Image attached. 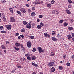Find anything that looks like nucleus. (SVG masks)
Here are the masks:
<instances>
[{"instance_id":"nucleus-58","label":"nucleus","mask_w":74,"mask_h":74,"mask_svg":"<svg viewBox=\"0 0 74 74\" xmlns=\"http://www.w3.org/2000/svg\"><path fill=\"white\" fill-rule=\"evenodd\" d=\"M68 8H71V5H69Z\"/></svg>"},{"instance_id":"nucleus-46","label":"nucleus","mask_w":74,"mask_h":74,"mask_svg":"<svg viewBox=\"0 0 74 74\" xmlns=\"http://www.w3.org/2000/svg\"><path fill=\"white\" fill-rule=\"evenodd\" d=\"M71 34L72 36V37H73V38H74V34L73 33H72Z\"/></svg>"},{"instance_id":"nucleus-33","label":"nucleus","mask_w":74,"mask_h":74,"mask_svg":"<svg viewBox=\"0 0 74 74\" xmlns=\"http://www.w3.org/2000/svg\"><path fill=\"white\" fill-rule=\"evenodd\" d=\"M66 65L67 66H70V63H69V62H67L66 63Z\"/></svg>"},{"instance_id":"nucleus-61","label":"nucleus","mask_w":74,"mask_h":74,"mask_svg":"<svg viewBox=\"0 0 74 74\" xmlns=\"http://www.w3.org/2000/svg\"><path fill=\"white\" fill-rule=\"evenodd\" d=\"M30 11H31L29 9H28V12H29V13L30 12Z\"/></svg>"},{"instance_id":"nucleus-56","label":"nucleus","mask_w":74,"mask_h":74,"mask_svg":"<svg viewBox=\"0 0 74 74\" xmlns=\"http://www.w3.org/2000/svg\"><path fill=\"white\" fill-rule=\"evenodd\" d=\"M22 48H23V51H25V48H24V47H23Z\"/></svg>"},{"instance_id":"nucleus-52","label":"nucleus","mask_w":74,"mask_h":74,"mask_svg":"<svg viewBox=\"0 0 74 74\" xmlns=\"http://www.w3.org/2000/svg\"><path fill=\"white\" fill-rule=\"evenodd\" d=\"M16 36H18L19 35V34L17 33H16Z\"/></svg>"},{"instance_id":"nucleus-1","label":"nucleus","mask_w":74,"mask_h":74,"mask_svg":"<svg viewBox=\"0 0 74 74\" xmlns=\"http://www.w3.org/2000/svg\"><path fill=\"white\" fill-rule=\"evenodd\" d=\"M32 23L31 22H30L28 24H27L26 25V27L27 28H28V29H31L32 28Z\"/></svg>"},{"instance_id":"nucleus-30","label":"nucleus","mask_w":74,"mask_h":74,"mask_svg":"<svg viewBox=\"0 0 74 74\" xmlns=\"http://www.w3.org/2000/svg\"><path fill=\"white\" fill-rule=\"evenodd\" d=\"M23 23L25 25H27V22H26L25 21H23Z\"/></svg>"},{"instance_id":"nucleus-9","label":"nucleus","mask_w":74,"mask_h":74,"mask_svg":"<svg viewBox=\"0 0 74 74\" xmlns=\"http://www.w3.org/2000/svg\"><path fill=\"white\" fill-rule=\"evenodd\" d=\"M51 39H52V40L54 41H57V39L54 37H52Z\"/></svg>"},{"instance_id":"nucleus-54","label":"nucleus","mask_w":74,"mask_h":74,"mask_svg":"<svg viewBox=\"0 0 74 74\" xmlns=\"http://www.w3.org/2000/svg\"><path fill=\"white\" fill-rule=\"evenodd\" d=\"M20 60H21V61L23 60V58H20Z\"/></svg>"},{"instance_id":"nucleus-44","label":"nucleus","mask_w":74,"mask_h":74,"mask_svg":"<svg viewBox=\"0 0 74 74\" xmlns=\"http://www.w3.org/2000/svg\"><path fill=\"white\" fill-rule=\"evenodd\" d=\"M32 10L33 11H34V10H35V8H34V7H32Z\"/></svg>"},{"instance_id":"nucleus-34","label":"nucleus","mask_w":74,"mask_h":74,"mask_svg":"<svg viewBox=\"0 0 74 74\" xmlns=\"http://www.w3.org/2000/svg\"><path fill=\"white\" fill-rule=\"evenodd\" d=\"M36 51V48H33V49L32 50L33 52H35Z\"/></svg>"},{"instance_id":"nucleus-15","label":"nucleus","mask_w":74,"mask_h":74,"mask_svg":"<svg viewBox=\"0 0 74 74\" xmlns=\"http://www.w3.org/2000/svg\"><path fill=\"white\" fill-rule=\"evenodd\" d=\"M37 49H38V50L39 51V52L40 51H41V50L42 49V48H41V47H37Z\"/></svg>"},{"instance_id":"nucleus-63","label":"nucleus","mask_w":74,"mask_h":74,"mask_svg":"<svg viewBox=\"0 0 74 74\" xmlns=\"http://www.w3.org/2000/svg\"><path fill=\"white\" fill-rule=\"evenodd\" d=\"M43 3L44 2L42 1L40 2V3H41V4H43Z\"/></svg>"},{"instance_id":"nucleus-21","label":"nucleus","mask_w":74,"mask_h":74,"mask_svg":"<svg viewBox=\"0 0 74 74\" xmlns=\"http://www.w3.org/2000/svg\"><path fill=\"white\" fill-rule=\"evenodd\" d=\"M66 12L67 14H70L71 13L70 11V10H66Z\"/></svg>"},{"instance_id":"nucleus-24","label":"nucleus","mask_w":74,"mask_h":74,"mask_svg":"<svg viewBox=\"0 0 74 74\" xmlns=\"http://www.w3.org/2000/svg\"><path fill=\"white\" fill-rule=\"evenodd\" d=\"M60 70H63V67H62V66H60L58 67Z\"/></svg>"},{"instance_id":"nucleus-5","label":"nucleus","mask_w":74,"mask_h":74,"mask_svg":"<svg viewBox=\"0 0 74 74\" xmlns=\"http://www.w3.org/2000/svg\"><path fill=\"white\" fill-rule=\"evenodd\" d=\"M44 36H45V37H50V35L46 33L44 34Z\"/></svg>"},{"instance_id":"nucleus-53","label":"nucleus","mask_w":74,"mask_h":74,"mask_svg":"<svg viewBox=\"0 0 74 74\" xmlns=\"http://www.w3.org/2000/svg\"><path fill=\"white\" fill-rule=\"evenodd\" d=\"M63 59H65V58H66V56H63Z\"/></svg>"},{"instance_id":"nucleus-14","label":"nucleus","mask_w":74,"mask_h":74,"mask_svg":"<svg viewBox=\"0 0 74 74\" xmlns=\"http://www.w3.org/2000/svg\"><path fill=\"white\" fill-rule=\"evenodd\" d=\"M34 3L35 4H39L40 3V2L38 1H35Z\"/></svg>"},{"instance_id":"nucleus-20","label":"nucleus","mask_w":74,"mask_h":74,"mask_svg":"<svg viewBox=\"0 0 74 74\" xmlns=\"http://www.w3.org/2000/svg\"><path fill=\"white\" fill-rule=\"evenodd\" d=\"M64 26H67V25H68V23H64Z\"/></svg>"},{"instance_id":"nucleus-38","label":"nucleus","mask_w":74,"mask_h":74,"mask_svg":"<svg viewBox=\"0 0 74 74\" xmlns=\"http://www.w3.org/2000/svg\"><path fill=\"white\" fill-rule=\"evenodd\" d=\"M14 48H15V49L16 50V51H18V50H19V49H18V48H16V47H15Z\"/></svg>"},{"instance_id":"nucleus-37","label":"nucleus","mask_w":74,"mask_h":74,"mask_svg":"<svg viewBox=\"0 0 74 74\" xmlns=\"http://www.w3.org/2000/svg\"><path fill=\"white\" fill-rule=\"evenodd\" d=\"M39 17L40 18H42V15H39Z\"/></svg>"},{"instance_id":"nucleus-50","label":"nucleus","mask_w":74,"mask_h":74,"mask_svg":"<svg viewBox=\"0 0 74 74\" xmlns=\"http://www.w3.org/2000/svg\"><path fill=\"white\" fill-rule=\"evenodd\" d=\"M23 61H24V62H25L26 61V59L24 58H23Z\"/></svg>"},{"instance_id":"nucleus-18","label":"nucleus","mask_w":74,"mask_h":74,"mask_svg":"<svg viewBox=\"0 0 74 74\" xmlns=\"http://www.w3.org/2000/svg\"><path fill=\"white\" fill-rule=\"evenodd\" d=\"M29 38H30L32 39H34V36H29Z\"/></svg>"},{"instance_id":"nucleus-25","label":"nucleus","mask_w":74,"mask_h":74,"mask_svg":"<svg viewBox=\"0 0 74 74\" xmlns=\"http://www.w3.org/2000/svg\"><path fill=\"white\" fill-rule=\"evenodd\" d=\"M10 10L11 12L13 13L14 12V11L12 10V9L11 8H10Z\"/></svg>"},{"instance_id":"nucleus-36","label":"nucleus","mask_w":74,"mask_h":74,"mask_svg":"<svg viewBox=\"0 0 74 74\" xmlns=\"http://www.w3.org/2000/svg\"><path fill=\"white\" fill-rule=\"evenodd\" d=\"M51 56H54V55H55V53H51Z\"/></svg>"},{"instance_id":"nucleus-60","label":"nucleus","mask_w":74,"mask_h":74,"mask_svg":"<svg viewBox=\"0 0 74 74\" xmlns=\"http://www.w3.org/2000/svg\"><path fill=\"white\" fill-rule=\"evenodd\" d=\"M57 37H60V35L59 34H58L57 35Z\"/></svg>"},{"instance_id":"nucleus-29","label":"nucleus","mask_w":74,"mask_h":74,"mask_svg":"<svg viewBox=\"0 0 74 74\" xmlns=\"http://www.w3.org/2000/svg\"><path fill=\"white\" fill-rule=\"evenodd\" d=\"M15 45L16 46V47H19V43L18 42H16L15 43Z\"/></svg>"},{"instance_id":"nucleus-19","label":"nucleus","mask_w":74,"mask_h":74,"mask_svg":"<svg viewBox=\"0 0 74 74\" xmlns=\"http://www.w3.org/2000/svg\"><path fill=\"white\" fill-rule=\"evenodd\" d=\"M56 32H55V31H53L52 32V35H55V34H56Z\"/></svg>"},{"instance_id":"nucleus-23","label":"nucleus","mask_w":74,"mask_h":74,"mask_svg":"<svg viewBox=\"0 0 74 74\" xmlns=\"http://www.w3.org/2000/svg\"><path fill=\"white\" fill-rule=\"evenodd\" d=\"M2 48L3 49H5V46L4 45H2L1 46Z\"/></svg>"},{"instance_id":"nucleus-11","label":"nucleus","mask_w":74,"mask_h":74,"mask_svg":"<svg viewBox=\"0 0 74 74\" xmlns=\"http://www.w3.org/2000/svg\"><path fill=\"white\" fill-rule=\"evenodd\" d=\"M32 66H35V67H37L38 66V65L36 64H35L33 62H32Z\"/></svg>"},{"instance_id":"nucleus-27","label":"nucleus","mask_w":74,"mask_h":74,"mask_svg":"<svg viewBox=\"0 0 74 74\" xmlns=\"http://www.w3.org/2000/svg\"><path fill=\"white\" fill-rule=\"evenodd\" d=\"M63 21H64V20H63L62 19V20H61L60 21H59V23H63Z\"/></svg>"},{"instance_id":"nucleus-6","label":"nucleus","mask_w":74,"mask_h":74,"mask_svg":"<svg viewBox=\"0 0 74 74\" xmlns=\"http://www.w3.org/2000/svg\"><path fill=\"white\" fill-rule=\"evenodd\" d=\"M67 37L69 40H71L72 38V36L71 35L69 34L67 35Z\"/></svg>"},{"instance_id":"nucleus-4","label":"nucleus","mask_w":74,"mask_h":74,"mask_svg":"<svg viewBox=\"0 0 74 74\" xmlns=\"http://www.w3.org/2000/svg\"><path fill=\"white\" fill-rule=\"evenodd\" d=\"M21 10V12H23V13H25L26 12L25 10V9L24 8H21L20 9Z\"/></svg>"},{"instance_id":"nucleus-43","label":"nucleus","mask_w":74,"mask_h":74,"mask_svg":"<svg viewBox=\"0 0 74 74\" xmlns=\"http://www.w3.org/2000/svg\"><path fill=\"white\" fill-rule=\"evenodd\" d=\"M40 25H42V26H44V24L42 22L40 23Z\"/></svg>"},{"instance_id":"nucleus-35","label":"nucleus","mask_w":74,"mask_h":74,"mask_svg":"<svg viewBox=\"0 0 74 74\" xmlns=\"http://www.w3.org/2000/svg\"><path fill=\"white\" fill-rule=\"evenodd\" d=\"M3 21H6V18H5V16H4L3 17Z\"/></svg>"},{"instance_id":"nucleus-13","label":"nucleus","mask_w":74,"mask_h":74,"mask_svg":"<svg viewBox=\"0 0 74 74\" xmlns=\"http://www.w3.org/2000/svg\"><path fill=\"white\" fill-rule=\"evenodd\" d=\"M32 60H36V58L34 56H33L32 57Z\"/></svg>"},{"instance_id":"nucleus-55","label":"nucleus","mask_w":74,"mask_h":74,"mask_svg":"<svg viewBox=\"0 0 74 74\" xmlns=\"http://www.w3.org/2000/svg\"><path fill=\"white\" fill-rule=\"evenodd\" d=\"M4 52L5 53H7V51H6V50H4Z\"/></svg>"},{"instance_id":"nucleus-26","label":"nucleus","mask_w":74,"mask_h":74,"mask_svg":"<svg viewBox=\"0 0 74 74\" xmlns=\"http://www.w3.org/2000/svg\"><path fill=\"white\" fill-rule=\"evenodd\" d=\"M25 56H26V57H27V58H29V57H30L31 56L30 55L26 54L25 55Z\"/></svg>"},{"instance_id":"nucleus-57","label":"nucleus","mask_w":74,"mask_h":74,"mask_svg":"<svg viewBox=\"0 0 74 74\" xmlns=\"http://www.w3.org/2000/svg\"><path fill=\"white\" fill-rule=\"evenodd\" d=\"M72 59H74V55L72 56Z\"/></svg>"},{"instance_id":"nucleus-3","label":"nucleus","mask_w":74,"mask_h":74,"mask_svg":"<svg viewBox=\"0 0 74 74\" xmlns=\"http://www.w3.org/2000/svg\"><path fill=\"white\" fill-rule=\"evenodd\" d=\"M27 45L28 48H30L32 46V43L30 41H28L27 43Z\"/></svg>"},{"instance_id":"nucleus-31","label":"nucleus","mask_w":74,"mask_h":74,"mask_svg":"<svg viewBox=\"0 0 74 74\" xmlns=\"http://www.w3.org/2000/svg\"><path fill=\"white\" fill-rule=\"evenodd\" d=\"M53 13H54V14H56V12H57V11L56 10H54L52 11Z\"/></svg>"},{"instance_id":"nucleus-48","label":"nucleus","mask_w":74,"mask_h":74,"mask_svg":"<svg viewBox=\"0 0 74 74\" xmlns=\"http://www.w3.org/2000/svg\"><path fill=\"white\" fill-rule=\"evenodd\" d=\"M43 52V50H42V49L41 50H40L39 51V52L40 53H41L42 52Z\"/></svg>"},{"instance_id":"nucleus-39","label":"nucleus","mask_w":74,"mask_h":74,"mask_svg":"<svg viewBox=\"0 0 74 74\" xmlns=\"http://www.w3.org/2000/svg\"><path fill=\"white\" fill-rule=\"evenodd\" d=\"M2 3H4L5 2V0H1Z\"/></svg>"},{"instance_id":"nucleus-42","label":"nucleus","mask_w":74,"mask_h":74,"mask_svg":"<svg viewBox=\"0 0 74 74\" xmlns=\"http://www.w3.org/2000/svg\"><path fill=\"white\" fill-rule=\"evenodd\" d=\"M51 4H54V3H55V1L53 0L51 1Z\"/></svg>"},{"instance_id":"nucleus-40","label":"nucleus","mask_w":74,"mask_h":74,"mask_svg":"<svg viewBox=\"0 0 74 74\" xmlns=\"http://www.w3.org/2000/svg\"><path fill=\"white\" fill-rule=\"evenodd\" d=\"M68 1L69 2V3H72V1L71 0H68Z\"/></svg>"},{"instance_id":"nucleus-8","label":"nucleus","mask_w":74,"mask_h":74,"mask_svg":"<svg viewBox=\"0 0 74 74\" xmlns=\"http://www.w3.org/2000/svg\"><path fill=\"white\" fill-rule=\"evenodd\" d=\"M23 44H21L20 43H19V48H20L21 49L23 47Z\"/></svg>"},{"instance_id":"nucleus-12","label":"nucleus","mask_w":74,"mask_h":74,"mask_svg":"<svg viewBox=\"0 0 74 74\" xmlns=\"http://www.w3.org/2000/svg\"><path fill=\"white\" fill-rule=\"evenodd\" d=\"M69 30H70V31L71 30H73V28L71 27H69L68 28Z\"/></svg>"},{"instance_id":"nucleus-62","label":"nucleus","mask_w":74,"mask_h":74,"mask_svg":"<svg viewBox=\"0 0 74 74\" xmlns=\"http://www.w3.org/2000/svg\"><path fill=\"white\" fill-rule=\"evenodd\" d=\"M19 14L21 15V12L19 11Z\"/></svg>"},{"instance_id":"nucleus-49","label":"nucleus","mask_w":74,"mask_h":74,"mask_svg":"<svg viewBox=\"0 0 74 74\" xmlns=\"http://www.w3.org/2000/svg\"><path fill=\"white\" fill-rule=\"evenodd\" d=\"M20 36L21 37H22V38H23V37H24V36H23V35H21Z\"/></svg>"},{"instance_id":"nucleus-16","label":"nucleus","mask_w":74,"mask_h":74,"mask_svg":"<svg viewBox=\"0 0 74 74\" xmlns=\"http://www.w3.org/2000/svg\"><path fill=\"white\" fill-rule=\"evenodd\" d=\"M37 27L38 29H40V28H41V27H42V26H41V25H38L37 26Z\"/></svg>"},{"instance_id":"nucleus-64","label":"nucleus","mask_w":74,"mask_h":74,"mask_svg":"<svg viewBox=\"0 0 74 74\" xmlns=\"http://www.w3.org/2000/svg\"><path fill=\"white\" fill-rule=\"evenodd\" d=\"M37 22H40V20L39 19H37Z\"/></svg>"},{"instance_id":"nucleus-2","label":"nucleus","mask_w":74,"mask_h":74,"mask_svg":"<svg viewBox=\"0 0 74 74\" xmlns=\"http://www.w3.org/2000/svg\"><path fill=\"white\" fill-rule=\"evenodd\" d=\"M55 64L53 62H50L49 63H48V66H49V67H51L53 66H55Z\"/></svg>"},{"instance_id":"nucleus-28","label":"nucleus","mask_w":74,"mask_h":74,"mask_svg":"<svg viewBox=\"0 0 74 74\" xmlns=\"http://www.w3.org/2000/svg\"><path fill=\"white\" fill-rule=\"evenodd\" d=\"M1 33H6V32L5 31H2L1 32Z\"/></svg>"},{"instance_id":"nucleus-10","label":"nucleus","mask_w":74,"mask_h":74,"mask_svg":"<svg viewBox=\"0 0 74 74\" xmlns=\"http://www.w3.org/2000/svg\"><path fill=\"white\" fill-rule=\"evenodd\" d=\"M55 70V68L54 67H52L51 68V72H54Z\"/></svg>"},{"instance_id":"nucleus-41","label":"nucleus","mask_w":74,"mask_h":74,"mask_svg":"<svg viewBox=\"0 0 74 74\" xmlns=\"http://www.w3.org/2000/svg\"><path fill=\"white\" fill-rule=\"evenodd\" d=\"M21 32H22L23 33V32H25V30L23 29H21Z\"/></svg>"},{"instance_id":"nucleus-45","label":"nucleus","mask_w":74,"mask_h":74,"mask_svg":"<svg viewBox=\"0 0 74 74\" xmlns=\"http://www.w3.org/2000/svg\"><path fill=\"white\" fill-rule=\"evenodd\" d=\"M11 22H15V19H13L11 21Z\"/></svg>"},{"instance_id":"nucleus-59","label":"nucleus","mask_w":74,"mask_h":74,"mask_svg":"<svg viewBox=\"0 0 74 74\" xmlns=\"http://www.w3.org/2000/svg\"><path fill=\"white\" fill-rule=\"evenodd\" d=\"M26 6L27 7H29V5L28 4H26Z\"/></svg>"},{"instance_id":"nucleus-7","label":"nucleus","mask_w":74,"mask_h":74,"mask_svg":"<svg viewBox=\"0 0 74 74\" xmlns=\"http://www.w3.org/2000/svg\"><path fill=\"white\" fill-rule=\"evenodd\" d=\"M6 27L8 30H10V29H11V25H9L8 26H6Z\"/></svg>"},{"instance_id":"nucleus-47","label":"nucleus","mask_w":74,"mask_h":74,"mask_svg":"<svg viewBox=\"0 0 74 74\" xmlns=\"http://www.w3.org/2000/svg\"><path fill=\"white\" fill-rule=\"evenodd\" d=\"M14 19V17H11L10 18V19L11 20V21L12 20V19Z\"/></svg>"},{"instance_id":"nucleus-32","label":"nucleus","mask_w":74,"mask_h":74,"mask_svg":"<svg viewBox=\"0 0 74 74\" xmlns=\"http://www.w3.org/2000/svg\"><path fill=\"white\" fill-rule=\"evenodd\" d=\"M29 57H27V59H28V60H31V59H32V58H30V56H29Z\"/></svg>"},{"instance_id":"nucleus-22","label":"nucleus","mask_w":74,"mask_h":74,"mask_svg":"<svg viewBox=\"0 0 74 74\" xmlns=\"http://www.w3.org/2000/svg\"><path fill=\"white\" fill-rule=\"evenodd\" d=\"M51 4H47V6L48 7H49V8H50L51 7Z\"/></svg>"},{"instance_id":"nucleus-17","label":"nucleus","mask_w":74,"mask_h":74,"mask_svg":"<svg viewBox=\"0 0 74 74\" xmlns=\"http://www.w3.org/2000/svg\"><path fill=\"white\" fill-rule=\"evenodd\" d=\"M31 15L32 16H34L36 15V14L35 12H33L32 13Z\"/></svg>"},{"instance_id":"nucleus-51","label":"nucleus","mask_w":74,"mask_h":74,"mask_svg":"<svg viewBox=\"0 0 74 74\" xmlns=\"http://www.w3.org/2000/svg\"><path fill=\"white\" fill-rule=\"evenodd\" d=\"M6 44H9V42H8V41H7L6 42Z\"/></svg>"}]
</instances>
